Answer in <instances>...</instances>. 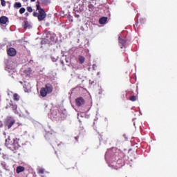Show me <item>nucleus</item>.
<instances>
[{"label": "nucleus", "mask_w": 177, "mask_h": 177, "mask_svg": "<svg viewBox=\"0 0 177 177\" xmlns=\"http://www.w3.org/2000/svg\"><path fill=\"white\" fill-rule=\"evenodd\" d=\"M13 100L15 101V102H19L20 100V95H18L17 93H15L13 95Z\"/></svg>", "instance_id": "nucleus-15"}, {"label": "nucleus", "mask_w": 177, "mask_h": 177, "mask_svg": "<svg viewBox=\"0 0 177 177\" xmlns=\"http://www.w3.org/2000/svg\"><path fill=\"white\" fill-rule=\"evenodd\" d=\"M1 6H6V1L5 0H1Z\"/></svg>", "instance_id": "nucleus-21"}, {"label": "nucleus", "mask_w": 177, "mask_h": 177, "mask_svg": "<svg viewBox=\"0 0 177 177\" xmlns=\"http://www.w3.org/2000/svg\"><path fill=\"white\" fill-rule=\"evenodd\" d=\"M31 73H32V69H31V68H28L24 71V73L28 75V77L31 75Z\"/></svg>", "instance_id": "nucleus-13"}, {"label": "nucleus", "mask_w": 177, "mask_h": 177, "mask_svg": "<svg viewBox=\"0 0 177 177\" xmlns=\"http://www.w3.org/2000/svg\"><path fill=\"white\" fill-rule=\"evenodd\" d=\"M136 96L135 95H131L129 97V100H131V102H136Z\"/></svg>", "instance_id": "nucleus-17"}, {"label": "nucleus", "mask_w": 177, "mask_h": 177, "mask_svg": "<svg viewBox=\"0 0 177 177\" xmlns=\"http://www.w3.org/2000/svg\"><path fill=\"white\" fill-rule=\"evenodd\" d=\"M108 18L107 17H102L99 19L100 24H106L107 22Z\"/></svg>", "instance_id": "nucleus-9"}, {"label": "nucleus", "mask_w": 177, "mask_h": 177, "mask_svg": "<svg viewBox=\"0 0 177 177\" xmlns=\"http://www.w3.org/2000/svg\"><path fill=\"white\" fill-rule=\"evenodd\" d=\"M10 106L12 107V109L15 113H16V111H17V105H16L13 103H10Z\"/></svg>", "instance_id": "nucleus-16"}, {"label": "nucleus", "mask_w": 177, "mask_h": 177, "mask_svg": "<svg viewBox=\"0 0 177 177\" xmlns=\"http://www.w3.org/2000/svg\"><path fill=\"white\" fill-rule=\"evenodd\" d=\"M3 124L2 123V121H0V128L2 127Z\"/></svg>", "instance_id": "nucleus-25"}, {"label": "nucleus", "mask_w": 177, "mask_h": 177, "mask_svg": "<svg viewBox=\"0 0 177 177\" xmlns=\"http://www.w3.org/2000/svg\"><path fill=\"white\" fill-rule=\"evenodd\" d=\"M16 122V120L13 118L12 116H8L6 119L5 121V125L8 128V129H10L13 125H15V123Z\"/></svg>", "instance_id": "nucleus-4"}, {"label": "nucleus", "mask_w": 177, "mask_h": 177, "mask_svg": "<svg viewBox=\"0 0 177 177\" xmlns=\"http://www.w3.org/2000/svg\"><path fill=\"white\" fill-rule=\"evenodd\" d=\"M27 10L29 12V13H32V8L30 6L27 7Z\"/></svg>", "instance_id": "nucleus-20"}, {"label": "nucleus", "mask_w": 177, "mask_h": 177, "mask_svg": "<svg viewBox=\"0 0 177 177\" xmlns=\"http://www.w3.org/2000/svg\"><path fill=\"white\" fill-rule=\"evenodd\" d=\"M25 12H26V8H20V10H19V13H20L21 15H23V13H25Z\"/></svg>", "instance_id": "nucleus-19"}, {"label": "nucleus", "mask_w": 177, "mask_h": 177, "mask_svg": "<svg viewBox=\"0 0 177 177\" xmlns=\"http://www.w3.org/2000/svg\"><path fill=\"white\" fill-rule=\"evenodd\" d=\"M37 174L39 175V176L41 177H46V176H45V169H39L38 170Z\"/></svg>", "instance_id": "nucleus-12"}, {"label": "nucleus", "mask_w": 177, "mask_h": 177, "mask_svg": "<svg viewBox=\"0 0 177 177\" xmlns=\"http://www.w3.org/2000/svg\"><path fill=\"white\" fill-rule=\"evenodd\" d=\"M9 21V18L6 16H2L0 17V24H6Z\"/></svg>", "instance_id": "nucleus-8"}, {"label": "nucleus", "mask_w": 177, "mask_h": 177, "mask_svg": "<svg viewBox=\"0 0 177 177\" xmlns=\"http://www.w3.org/2000/svg\"><path fill=\"white\" fill-rule=\"evenodd\" d=\"M38 12H33V16H34V17H38Z\"/></svg>", "instance_id": "nucleus-22"}, {"label": "nucleus", "mask_w": 177, "mask_h": 177, "mask_svg": "<svg viewBox=\"0 0 177 177\" xmlns=\"http://www.w3.org/2000/svg\"><path fill=\"white\" fill-rule=\"evenodd\" d=\"M7 53L8 56H10L11 57H14V56H15L17 53L16 51V49H15L14 48H10L8 50Z\"/></svg>", "instance_id": "nucleus-7"}, {"label": "nucleus", "mask_w": 177, "mask_h": 177, "mask_svg": "<svg viewBox=\"0 0 177 177\" xmlns=\"http://www.w3.org/2000/svg\"><path fill=\"white\" fill-rule=\"evenodd\" d=\"M26 15H28V12H26Z\"/></svg>", "instance_id": "nucleus-28"}, {"label": "nucleus", "mask_w": 177, "mask_h": 177, "mask_svg": "<svg viewBox=\"0 0 177 177\" xmlns=\"http://www.w3.org/2000/svg\"><path fill=\"white\" fill-rule=\"evenodd\" d=\"M32 2H35V0H30Z\"/></svg>", "instance_id": "nucleus-26"}, {"label": "nucleus", "mask_w": 177, "mask_h": 177, "mask_svg": "<svg viewBox=\"0 0 177 177\" xmlns=\"http://www.w3.org/2000/svg\"><path fill=\"white\" fill-rule=\"evenodd\" d=\"M88 8H89V9H92V8H93V5H92V4L89 5Z\"/></svg>", "instance_id": "nucleus-24"}, {"label": "nucleus", "mask_w": 177, "mask_h": 177, "mask_svg": "<svg viewBox=\"0 0 177 177\" xmlns=\"http://www.w3.org/2000/svg\"><path fill=\"white\" fill-rule=\"evenodd\" d=\"M25 170H26V168H24V167L19 166L16 169V172L17 174H20L21 172H24Z\"/></svg>", "instance_id": "nucleus-10"}, {"label": "nucleus", "mask_w": 177, "mask_h": 177, "mask_svg": "<svg viewBox=\"0 0 177 177\" xmlns=\"http://www.w3.org/2000/svg\"><path fill=\"white\" fill-rule=\"evenodd\" d=\"M78 61H79L80 64H84V63H85V57H84L82 55H79Z\"/></svg>", "instance_id": "nucleus-11"}, {"label": "nucleus", "mask_w": 177, "mask_h": 177, "mask_svg": "<svg viewBox=\"0 0 177 177\" xmlns=\"http://www.w3.org/2000/svg\"><path fill=\"white\" fill-rule=\"evenodd\" d=\"M53 92V86L50 84H46L45 87H42L40 90V95L42 97H46L48 94L52 93Z\"/></svg>", "instance_id": "nucleus-2"}, {"label": "nucleus", "mask_w": 177, "mask_h": 177, "mask_svg": "<svg viewBox=\"0 0 177 177\" xmlns=\"http://www.w3.org/2000/svg\"><path fill=\"white\" fill-rule=\"evenodd\" d=\"M118 42L121 49H123V48H125V46L127 45V40L122 39L121 36H119L118 37Z\"/></svg>", "instance_id": "nucleus-6"}, {"label": "nucleus", "mask_w": 177, "mask_h": 177, "mask_svg": "<svg viewBox=\"0 0 177 177\" xmlns=\"http://www.w3.org/2000/svg\"><path fill=\"white\" fill-rule=\"evenodd\" d=\"M14 8H21V3L16 2L14 5Z\"/></svg>", "instance_id": "nucleus-18"}, {"label": "nucleus", "mask_w": 177, "mask_h": 177, "mask_svg": "<svg viewBox=\"0 0 177 177\" xmlns=\"http://www.w3.org/2000/svg\"><path fill=\"white\" fill-rule=\"evenodd\" d=\"M23 27L24 28H31V25H30V24L28 23V21H24L23 23Z\"/></svg>", "instance_id": "nucleus-14"}, {"label": "nucleus", "mask_w": 177, "mask_h": 177, "mask_svg": "<svg viewBox=\"0 0 177 177\" xmlns=\"http://www.w3.org/2000/svg\"><path fill=\"white\" fill-rule=\"evenodd\" d=\"M36 8H37V10H39V15L37 16V19H38L39 21H42V20L45 19L46 18V12L38 4L36 6Z\"/></svg>", "instance_id": "nucleus-3"}, {"label": "nucleus", "mask_w": 177, "mask_h": 177, "mask_svg": "<svg viewBox=\"0 0 177 177\" xmlns=\"http://www.w3.org/2000/svg\"><path fill=\"white\" fill-rule=\"evenodd\" d=\"M3 158L4 160H6V159H8V158H8V155H3Z\"/></svg>", "instance_id": "nucleus-23"}, {"label": "nucleus", "mask_w": 177, "mask_h": 177, "mask_svg": "<svg viewBox=\"0 0 177 177\" xmlns=\"http://www.w3.org/2000/svg\"><path fill=\"white\" fill-rule=\"evenodd\" d=\"M53 39H55L54 38H51V41H53Z\"/></svg>", "instance_id": "nucleus-27"}, {"label": "nucleus", "mask_w": 177, "mask_h": 177, "mask_svg": "<svg viewBox=\"0 0 177 177\" xmlns=\"http://www.w3.org/2000/svg\"><path fill=\"white\" fill-rule=\"evenodd\" d=\"M6 146L14 153H16V151L19 150V147H20V145H19V140L10 137H8V138L6 139Z\"/></svg>", "instance_id": "nucleus-1"}, {"label": "nucleus", "mask_w": 177, "mask_h": 177, "mask_svg": "<svg viewBox=\"0 0 177 177\" xmlns=\"http://www.w3.org/2000/svg\"><path fill=\"white\" fill-rule=\"evenodd\" d=\"M75 102L77 107H81V106L85 104V100L82 97L76 98Z\"/></svg>", "instance_id": "nucleus-5"}]
</instances>
